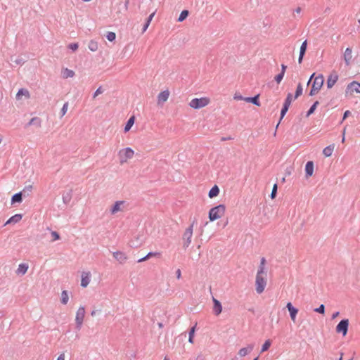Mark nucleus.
<instances>
[{
    "mask_svg": "<svg viewBox=\"0 0 360 360\" xmlns=\"http://www.w3.org/2000/svg\"><path fill=\"white\" fill-rule=\"evenodd\" d=\"M286 308L289 311L290 319L293 322H295L296 316L298 313V309L295 307L291 302L287 303Z\"/></svg>",
    "mask_w": 360,
    "mask_h": 360,
    "instance_id": "nucleus-12",
    "label": "nucleus"
},
{
    "mask_svg": "<svg viewBox=\"0 0 360 360\" xmlns=\"http://www.w3.org/2000/svg\"><path fill=\"white\" fill-rule=\"evenodd\" d=\"M20 96H25L27 98L30 97V93L26 89H20L16 94V98H20Z\"/></svg>",
    "mask_w": 360,
    "mask_h": 360,
    "instance_id": "nucleus-35",
    "label": "nucleus"
},
{
    "mask_svg": "<svg viewBox=\"0 0 360 360\" xmlns=\"http://www.w3.org/2000/svg\"><path fill=\"white\" fill-rule=\"evenodd\" d=\"M125 203V201L124 200H117L116 201L112 206L110 208V213L111 214H115L119 211H121V205H124Z\"/></svg>",
    "mask_w": 360,
    "mask_h": 360,
    "instance_id": "nucleus-16",
    "label": "nucleus"
},
{
    "mask_svg": "<svg viewBox=\"0 0 360 360\" xmlns=\"http://www.w3.org/2000/svg\"><path fill=\"white\" fill-rule=\"evenodd\" d=\"M89 274V273H86V276L84 274L82 276L81 286L83 288H86L90 282Z\"/></svg>",
    "mask_w": 360,
    "mask_h": 360,
    "instance_id": "nucleus-30",
    "label": "nucleus"
},
{
    "mask_svg": "<svg viewBox=\"0 0 360 360\" xmlns=\"http://www.w3.org/2000/svg\"><path fill=\"white\" fill-rule=\"evenodd\" d=\"M210 103V98L207 97L195 98L189 103L190 107L193 109H200L206 105Z\"/></svg>",
    "mask_w": 360,
    "mask_h": 360,
    "instance_id": "nucleus-4",
    "label": "nucleus"
},
{
    "mask_svg": "<svg viewBox=\"0 0 360 360\" xmlns=\"http://www.w3.org/2000/svg\"><path fill=\"white\" fill-rule=\"evenodd\" d=\"M195 360H205V357L203 356L202 354H199L195 358Z\"/></svg>",
    "mask_w": 360,
    "mask_h": 360,
    "instance_id": "nucleus-59",
    "label": "nucleus"
},
{
    "mask_svg": "<svg viewBox=\"0 0 360 360\" xmlns=\"http://www.w3.org/2000/svg\"><path fill=\"white\" fill-rule=\"evenodd\" d=\"M113 257L116 260H117L120 263H124L127 259V257L124 253L120 251H116L113 252Z\"/></svg>",
    "mask_w": 360,
    "mask_h": 360,
    "instance_id": "nucleus-22",
    "label": "nucleus"
},
{
    "mask_svg": "<svg viewBox=\"0 0 360 360\" xmlns=\"http://www.w3.org/2000/svg\"><path fill=\"white\" fill-rule=\"evenodd\" d=\"M213 301V312L216 316H218L221 314L222 311V305L221 302L215 299L214 297H212Z\"/></svg>",
    "mask_w": 360,
    "mask_h": 360,
    "instance_id": "nucleus-13",
    "label": "nucleus"
},
{
    "mask_svg": "<svg viewBox=\"0 0 360 360\" xmlns=\"http://www.w3.org/2000/svg\"><path fill=\"white\" fill-rule=\"evenodd\" d=\"M56 360H65V354L63 353V354H60Z\"/></svg>",
    "mask_w": 360,
    "mask_h": 360,
    "instance_id": "nucleus-58",
    "label": "nucleus"
},
{
    "mask_svg": "<svg viewBox=\"0 0 360 360\" xmlns=\"http://www.w3.org/2000/svg\"><path fill=\"white\" fill-rule=\"evenodd\" d=\"M219 188L218 187V186L214 185L210 190V191L208 193V196L210 198H213L219 195Z\"/></svg>",
    "mask_w": 360,
    "mask_h": 360,
    "instance_id": "nucleus-25",
    "label": "nucleus"
},
{
    "mask_svg": "<svg viewBox=\"0 0 360 360\" xmlns=\"http://www.w3.org/2000/svg\"><path fill=\"white\" fill-rule=\"evenodd\" d=\"M303 88L301 83H299L297 86V89L295 93L294 99L297 98L302 94Z\"/></svg>",
    "mask_w": 360,
    "mask_h": 360,
    "instance_id": "nucleus-39",
    "label": "nucleus"
},
{
    "mask_svg": "<svg viewBox=\"0 0 360 360\" xmlns=\"http://www.w3.org/2000/svg\"><path fill=\"white\" fill-rule=\"evenodd\" d=\"M195 330V326H193L189 331V337H188V342L190 343L193 342V336Z\"/></svg>",
    "mask_w": 360,
    "mask_h": 360,
    "instance_id": "nucleus-41",
    "label": "nucleus"
},
{
    "mask_svg": "<svg viewBox=\"0 0 360 360\" xmlns=\"http://www.w3.org/2000/svg\"><path fill=\"white\" fill-rule=\"evenodd\" d=\"M69 296L67 290H63L61 292L60 302L63 304H66L68 302Z\"/></svg>",
    "mask_w": 360,
    "mask_h": 360,
    "instance_id": "nucleus-36",
    "label": "nucleus"
},
{
    "mask_svg": "<svg viewBox=\"0 0 360 360\" xmlns=\"http://www.w3.org/2000/svg\"><path fill=\"white\" fill-rule=\"evenodd\" d=\"M155 14V12H153L146 19L144 25H143V29H142V32H144L145 31H146V30L148 29L153 18L154 17Z\"/></svg>",
    "mask_w": 360,
    "mask_h": 360,
    "instance_id": "nucleus-31",
    "label": "nucleus"
},
{
    "mask_svg": "<svg viewBox=\"0 0 360 360\" xmlns=\"http://www.w3.org/2000/svg\"><path fill=\"white\" fill-rule=\"evenodd\" d=\"M195 220L193 221V223L186 229L184 235H183V240L184 244L183 247L184 248L186 249L191 243V238L193 236V226L195 223Z\"/></svg>",
    "mask_w": 360,
    "mask_h": 360,
    "instance_id": "nucleus-5",
    "label": "nucleus"
},
{
    "mask_svg": "<svg viewBox=\"0 0 360 360\" xmlns=\"http://www.w3.org/2000/svg\"><path fill=\"white\" fill-rule=\"evenodd\" d=\"M276 194H277V184H275L273 186L271 193L270 194L271 198L274 199L276 196Z\"/></svg>",
    "mask_w": 360,
    "mask_h": 360,
    "instance_id": "nucleus-46",
    "label": "nucleus"
},
{
    "mask_svg": "<svg viewBox=\"0 0 360 360\" xmlns=\"http://www.w3.org/2000/svg\"><path fill=\"white\" fill-rule=\"evenodd\" d=\"M314 311L316 313H319L321 314H325L324 304H321L319 307L314 309Z\"/></svg>",
    "mask_w": 360,
    "mask_h": 360,
    "instance_id": "nucleus-44",
    "label": "nucleus"
},
{
    "mask_svg": "<svg viewBox=\"0 0 360 360\" xmlns=\"http://www.w3.org/2000/svg\"><path fill=\"white\" fill-rule=\"evenodd\" d=\"M262 268L261 269H258L257 275H256V281H255V285H256V292L258 294H261L264 292V288L266 285V281L265 278L263 277L262 274Z\"/></svg>",
    "mask_w": 360,
    "mask_h": 360,
    "instance_id": "nucleus-2",
    "label": "nucleus"
},
{
    "mask_svg": "<svg viewBox=\"0 0 360 360\" xmlns=\"http://www.w3.org/2000/svg\"><path fill=\"white\" fill-rule=\"evenodd\" d=\"M352 50L351 48L347 47L344 53V60L347 65H349L350 64L352 56Z\"/></svg>",
    "mask_w": 360,
    "mask_h": 360,
    "instance_id": "nucleus-20",
    "label": "nucleus"
},
{
    "mask_svg": "<svg viewBox=\"0 0 360 360\" xmlns=\"http://www.w3.org/2000/svg\"><path fill=\"white\" fill-rule=\"evenodd\" d=\"M51 234V236L53 237V239H52L53 241L58 240L60 238V234L57 231H52Z\"/></svg>",
    "mask_w": 360,
    "mask_h": 360,
    "instance_id": "nucleus-47",
    "label": "nucleus"
},
{
    "mask_svg": "<svg viewBox=\"0 0 360 360\" xmlns=\"http://www.w3.org/2000/svg\"><path fill=\"white\" fill-rule=\"evenodd\" d=\"M339 311H336L335 313L333 314L332 315V319H335L336 317H338V316L339 315Z\"/></svg>",
    "mask_w": 360,
    "mask_h": 360,
    "instance_id": "nucleus-60",
    "label": "nucleus"
},
{
    "mask_svg": "<svg viewBox=\"0 0 360 360\" xmlns=\"http://www.w3.org/2000/svg\"><path fill=\"white\" fill-rule=\"evenodd\" d=\"M75 75V72L72 70L65 68L64 71L63 72V78H68V77H72Z\"/></svg>",
    "mask_w": 360,
    "mask_h": 360,
    "instance_id": "nucleus-38",
    "label": "nucleus"
},
{
    "mask_svg": "<svg viewBox=\"0 0 360 360\" xmlns=\"http://www.w3.org/2000/svg\"><path fill=\"white\" fill-rule=\"evenodd\" d=\"M105 37L107 39L110 41H113L116 39V34L113 32H108Z\"/></svg>",
    "mask_w": 360,
    "mask_h": 360,
    "instance_id": "nucleus-42",
    "label": "nucleus"
},
{
    "mask_svg": "<svg viewBox=\"0 0 360 360\" xmlns=\"http://www.w3.org/2000/svg\"><path fill=\"white\" fill-rule=\"evenodd\" d=\"M334 148H335V145L334 144H331V145H329V146H326L323 150V154L326 157H330L332 155V153H333Z\"/></svg>",
    "mask_w": 360,
    "mask_h": 360,
    "instance_id": "nucleus-26",
    "label": "nucleus"
},
{
    "mask_svg": "<svg viewBox=\"0 0 360 360\" xmlns=\"http://www.w3.org/2000/svg\"><path fill=\"white\" fill-rule=\"evenodd\" d=\"M28 269V265L25 263L20 264L16 273L18 274L24 275Z\"/></svg>",
    "mask_w": 360,
    "mask_h": 360,
    "instance_id": "nucleus-27",
    "label": "nucleus"
},
{
    "mask_svg": "<svg viewBox=\"0 0 360 360\" xmlns=\"http://www.w3.org/2000/svg\"><path fill=\"white\" fill-rule=\"evenodd\" d=\"M295 12L297 13H300L301 12V8L300 7H297L295 10Z\"/></svg>",
    "mask_w": 360,
    "mask_h": 360,
    "instance_id": "nucleus-61",
    "label": "nucleus"
},
{
    "mask_svg": "<svg viewBox=\"0 0 360 360\" xmlns=\"http://www.w3.org/2000/svg\"><path fill=\"white\" fill-rule=\"evenodd\" d=\"M32 190V185L26 186L24 188V189L22 191L23 192V194H24V197L28 196L29 195V193L31 192Z\"/></svg>",
    "mask_w": 360,
    "mask_h": 360,
    "instance_id": "nucleus-43",
    "label": "nucleus"
},
{
    "mask_svg": "<svg viewBox=\"0 0 360 360\" xmlns=\"http://www.w3.org/2000/svg\"><path fill=\"white\" fill-rule=\"evenodd\" d=\"M72 197V189H70L68 191L63 193V196H62L63 203L65 205H68L70 202Z\"/></svg>",
    "mask_w": 360,
    "mask_h": 360,
    "instance_id": "nucleus-23",
    "label": "nucleus"
},
{
    "mask_svg": "<svg viewBox=\"0 0 360 360\" xmlns=\"http://www.w3.org/2000/svg\"><path fill=\"white\" fill-rule=\"evenodd\" d=\"M307 49V40H304L302 44H301L300 49V54L298 58V63H302L303 60V58L305 55L306 51Z\"/></svg>",
    "mask_w": 360,
    "mask_h": 360,
    "instance_id": "nucleus-15",
    "label": "nucleus"
},
{
    "mask_svg": "<svg viewBox=\"0 0 360 360\" xmlns=\"http://www.w3.org/2000/svg\"><path fill=\"white\" fill-rule=\"evenodd\" d=\"M314 164L313 161H308L305 165V176L307 178L311 176L314 173Z\"/></svg>",
    "mask_w": 360,
    "mask_h": 360,
    "instance_id": "nucleus-14",
    "label": "nucleus"
},
{
    "mask_svg": "<svg viewBox=\"0 0 360 360\" xmlns=\"http://www.w3.org/2000/svg\"><path fill=\"white\" fill-rule=\"evenodd\" d=\"M160 252H148L145 257H142V258H140L138 259V262L140 263V262H143L148 259H150L151 257L153 256H155V255H160Z\"/></svg>",
    "mask_w": 360,
    "mask_h": 360,
    "instance_id": "nucleus-32",
    "label": "nucleus"
},
{
    "mask_svg": "<svg viewBox=\"0 0 360 360\" xmlns=\"http://www.w3.org/2000/svg\"><path fill=\"white\" fill-rule=\"evenodd\" d=\"M226 211V206L223 204L218 205L209 211L208 217L210 221H214L221 217Z\"/></svg>",
    "mask_w": 360,
    "mask_h": 360,
    "instance_id": "nucleus-1",
    "label": "nucleus"
},
{
    "mask_svg": "<svg viewBox=\"0 0 360 360\" xmlns=\"http://www.w3.org/2000/svg\"><path fill=\"white\" fill-rule=\"evenodd\" d=\"M88 48L91 51H94V52L98 50V45L97 41H96L94 40H91L89 42Z\"/></svg>",
    "mask_w": 360,
    "mask_h": 360,
    "instance_id": "nucleus-34",
    "label": "nucleus"
},
{
    "mask_svg": "<svg viewBox=\"0 0 360 360\" xmlns=\"http://www.w3.org/2000/svg\"><path fill=\"white\" fill-rule=\"evenodd\" d=\"M254 349V345L250 344L245 347L241 348L238 352V355L240 357L245 356L248 354H250Z\"/></svg>",
    "mask_w": 360,
    "mask_h": 360,
    "instance_id": "nucleus-17",
    "label": "nucleus"
},
{
    "mask_svg": "<svg viewBox=\"0 0 360 360\" xmlns=\"http://www.w3.org/2000/svg\"><path fill=\"white\" fill-rule=\"evenodd\" d=\"M103 93V90H102V86H99L96 90V91L94 92V95H93V97L95 98L96 97L98 94H102Z\"/></svg>",
    "mask_w": 360,
    "mask_h": 360,
    "instance_id": "nucleus-50",
    "label": "nucleus"
},
{
    "mask_svg": "<svg viewBox=\"0 0 360 360\" xmlns=\"http://www.w3.org/2000/svg\"><path fill=\"white\" fill-rule=\"evenodd\" d=\"M338 79V75L335 71H333L328 77L326 84L328 89H331Z\"/></svg>",
    "mask_w": 360,
    "mask_h": 360,
    "instance_id": "nucleus-11",
    "label": "nucleus"
},
{
    "mask_svg": "<svg viewBox=\"0 0 360 360\" xmlns=\"http://www.w3.org/2000/svg\"><path fill=\"white\" fill-rule=\"evenodd\" d=\"M292 100V95L291 93H288L287 94L286 98L285 99L284 103L281 108V114H280V120L278 121V123L276 125V128H278L282 119L284 117V116L286 115L287 112L288 111V109L291 104Z\"/></svg>",
    "mask_w": 360,
    "mask_h": 360,
    "instance_id": "nucleus-6",
    "label": "nucleus"
},
{
    "mask_svg": "<svg viewBox=\"0 0 360 360\" xmlns=\"http://www.w3.org/2000/svg\"><path fill=\"white\" fill-rule=\"evenodd\" d=\"M97 313V311L96 310H93L91 312V316H95Z\"/></svg>",
    "mask_w": 360,
    "mask_h": 360,
    "instance_id": "nucleus-64",
    "label": "nucleus"
},
{
    "mask_svg": "<svg viewBox=\"0 0 360 360\" xmlns=\"http://www.w3.org/2000/svg\"><path fill=\"white\" fill-rule=\"evenodd\" d=\"M169 96V92L168 90L161 91L158 96V102H165L168 99Z\"/></svg>",
    "mask_w": 360,
    "mask_h": 360,
    "instance_id": "nucleus-24",
    "label": "nucleus"
},
{
    "mask_svg": "<svg viewBox=\"0 0 360 360\" xmlns=\"http://www.w3.org/2000/svg\"><path fill=\"white\" fill-rule=\"evenodd\" d=\"M41 120L38 117H34L32 118L30 122L27 124V126L35 125L37 127L41 126Z\"/></svg>",
    "mask_w": 360,
    "mask_h": 360,
    "instance_id": "nucleus-29",
    "label": "nucleus"
},
{
    "mask_svg": "<svg viewBox=\"0 0 360 360\" xmlns=\"http://www.w3.org/2000/svg\"><path fill=\"white\" fill-rule=\"evenodd\" d=\"M189 15V11L188 10H183L178 18V22H183Z\"/></svg>",
    "mask_w": 360,
    "mask_h": 360,
    "instance_id": "nucleus-37",
    "label": "nucleus"
},
{
    "mask_svg": "<svg viewBox=\"0 0 360 360\" xmlns=\"http://www.w3.org/2000/svg\"><path fill=\"white\" fill-rule=\"evenodd\" d=\"M244 101H245L248 103H252V104H254L256 106H260V105H261L259 99V95L258 94L255 95L254 96L245 97L244 98Z\"/></svg>",
    "mask_w": 360,
    "mask_h": 360,
    "instance_id": "nucleus-21",
    "label": "nucleus"
},
{
    "mask_svg": "<svg viewBox=\"0 0 360 360\" xmlns=\"http://www.w3.org/2000/svg\"><path fill=\"white\" fill-rule=\"evenodd\" d=\"M271 345V340H266L262 346L261 352L267 351L269 349Z\"/></svg>",
    "mask_w": 360,
    "mask_h": 360,
    "instance_id": "nucleus-40",
    "label": "nucleus"
},
{
    "mask_svg": "<svg viewBox=\"0 0 360 360\" xmlns=\"http://www.w3.org/2000/svg\"><path fill=\"white\" fill-rule=\"evenodd\" d=\"M24 196L23 192L20 191L18 193H15L11 197V205H14L15 203H21L22 202V197Z\"/></svg>",
    "mask_w": 360,
    "mask_h": 360,
    "instance_id": "nucleus-18",
    "label": "nucleus"
},
{
    "mask_svg": "<svg viewBox=\"0 0 360 360\" xmlns=\"http://www.w3.org/2000/svg\"><path fill=\"white\" fill-rule=\"evenodd\" d=\"M264 262H265V258L262 257L261 259L260 265L258 269H261V268H262V273H264Z\"/></svg>",
    "mask_w": 360,
    "mask_h": 360,
    "instance_id": "nucleus-51",
    "label": "nucleus"
},
{
    "mask_svg": "<svg viewBox=\"0 0 360 360\" xmlns=\"http://www.w3.org/2000/svg\"><path fill=\"white\" fill-rule=\"evenodd\" d=\"M176 278L178 279H179L181 278V270L179 269L176 270Z\"/></svg>",
    "mask_w": 360,
    "mask_h": 360,
    "instance_id": "nucleus-57",
    "label": "nucleus"
},
{
    "mask_svg": "<svg viewBox=\"0 0 360 360\" xmlns=\"http://www.w3.org/2000/svg\"><path fill=\"white\" fill-rule=\"evenodd\" d=\"M350 113L349 110H346L343 114L342 122L344 121L350 115Z\"/></svg>",
    "mask_w": 360,
    "mask_h": 360,
    "instance_id": "nucleus-53",
    "label": "nucleus"
},
{
    "mask_svg": "<svg viewBox=\"0 0 360 360\" xmlns=\"http://www.w3.org/2000/svg\"><path fill=\"white\" fill-rule=\"evenodd\" d=\"M284 75L283 72L278 73L277 75L275 76L274 79L275 81L279 84L282 79H283Z\"/></svg>",
    "mask_w": 360,
    "mask_h": 360,
    "instance_id": "nucleus-45",
    "label": "nucleus"
},
{
    "mask_svg": "<svg viewBox=\"0 0 360 360\" xmlns=\"http://www.w3.org/2000/svg\"><path fill=\"white\" fill-rule=\"evenodd\" d=\"M134 150L129 148H125L123 150H120L119 152V155L120 157V162L121 163H123L124 162H127L128 159L132 158L134 156Z\"/></svg>",
    "mask_w": 360,
    "mask_h": 360,
    "instance_id": "nucleus-9",
    "label": "nucleus"
},
{
    "mask_svg": "<svg viewBox=\"0 0 360 360\" xmlns=\"http://www.w3.org/2000/svg\"><path fill=\"white\" fill-rule=\"evenodd\" d=\"M353 92L360 93V82L353 81L347 86L346 94H352Z\"/></svg>",
    "mask_w": 360,
    "mask_h": 360,
    "instance_id": "nucleus-10",
    "label": "nucleus"
},
{
    "mask_svg": "<svg viewBox=\"0 0 360 360\" xmlns=\"http://www.w3.org/2000/svg\"><path fill=\"white\" fill-rule=\"evenodd\" d=\"M68 103H65L63 106L61 108V110H60V112H61V115L63 116L65 115L67 110H68Z\"/></svg>",
    "mask_w": 360,
    "mask_h": 360,
    "instance_id": "nucleus-49",
    "label": "nucleus"
},
{
    "mask_svg": "<svg viewBox=\"0 0 360 360\" xmlns=\"http://www.w3.org/2000/svg\"><path fill=\"white\" fill-rule=\"evenodd\" d=\"M319 105V102L318 101H316L309 108V109L307 112V117L310 116L311 114L314 112L316 110L317 106Z\"/></svg>",
    "mask_w": 360,
    "mask_h": 360,
    "instance_id": "nucleus-33",
    "label": "nucleus"
},
{
    "mask_svg": "<svg viewBox=\"0 0 360 360\" xmlns=\"http://www.w3.org/2000/svg\"><path fill=\"white\" fill-rule=\"evenodd\" d=\"M245 98V97H243V96H241V95H238V94H236L234 95V96H233V98H234L235 100H238V101H243V100L244 101V98Z\"/></svg>",
    "mask_w": 360,
    "mask_h": 360,
    "instance_id": "nucleus-52",
    "label": "nucleus"
},
{
    "mask_svg": "<svg viewBox=\"0 0 360 360\" xmlns=\"http://www.w3.org/2000/svg\"><path fill=\"white\" fill-rule=\"evenodd\" d=\"M22 218V214H15L11 217H10L4 224V226L11 224H16L19 222Z\"/></svg>",
    "mask_w": 360,
    "mask_h": 360,
    "instance_id": "nucleus-19",
    "label": "nucleus"
},
{
    "mask_svg": "<svg viewBox=\"0 0 360 360\" xmlns=\"http://www.w3.org/2000/svg\"><path fill=\"white\" fill-rule=\"evenodd\" d=\"M286 68H287V66L284 64H281V72H283V74H285V70H286Z\"/></svg>",
    "mask_w": 360,
    "mask_h": 360,
    "instance_id": "nucleus-56",
    "label": "nucleus"
},
{
    "mask_svg": "<svg viewBox=\"0 0 360 360\" xmlns=\"http://www.w3.org/2000/svg\"><path fill=\"white\" fill-rule=\"evenodd\" d=\"M79 46L77 43H71L68 45V48L72 51H75L77 50Z\"/></svg>",
    "mask_w": 360,
    "mask_h": 360,
    "instance_id": "nucleus-48",
    "label": "nucleus"
},
{
    "mask_svg": "<svg viewBox=\"0 0 360 360\" xmlns=\"http://www.w3.org/2000/svg\"><path fill=\"white\" fill-rule=\"evenodd\" d=\"M292 168L287 167L285 169V175H290L292 174Z\"/></svg>",
    "mask_w": 360,
    "mask_h": 360,
    "instance_id": "nucleus-54",
    "label": "nucleus"
},
{
    "mask_svg": "<svg viewBox=\"0 0 360 360\" xmlns=\"http://www.w3.org/2000/svg\"><path fill=\"white\" fill-rule=\"evenodd\" d=\"M314 75H315V73H313V74L311 75V77H310V78H309V81H308V83H307L308 84H309V82H311V79H314Z\"/></svg>",
    "mask_w": 360,
    "mask_h": 360,
    "instance_id": "nucleus-63",
    "label": "nucleus"
},
{
    "mask_svg": "<svg viewBox=\"0 0 360 360\" xmlns=\"http://www.w3.org/2000/svg\"><path fill=\"white\" fill-rule=\"evenodd\" d=\"M323 83L324 77L322 74H319L314 78L309 95L310 96L315 95L321 89V87L323 85Z\"/></svg>",
    "mask_w": 360,
    "mask_h": 360,
    "instance_id": "nucleus-3",
    "label": "nucleus"
},
{
    "mask_svg": "<svg viewBox=\"0 0 360 360\" xmlns=\"http://www.w3.org/2000/svg\"><path fill=\"white\" fill-rule=\"evenodd\" d=\"M134 121H135L134 116H131V117H129V119L127 120V122L124 126V132H127L131 129V127L133 126V124L134 123Z\"/></svg>",
    "mask_w": 360,
    "mask_h": 360,
    "instance_id": "nucleus-28",
    "label": "nucleus"
},
{
    "mask_svg": "<svg viewBox=\"0 0 360 360\" xmlns=\"http://www.w3.org/2000/svg\"><path fill=\"white\" fill-rule=\"evenodd\" d=\"M349 319H342L338 324L336 326L335 331L337 333H341L342 336H345L348 332L349 328Z\"/></svg>",
    "mask_w": 360,
    "mask_h": 360,
    "instance_id": "nucleus-7",
    "label": "nucleus"
},
{
    "mask_svg": "<svg viewBox=\"0 0 360 360\" xmlns=\"http://www.w3.org/2000/svg\"><path fill=\"white\" fill-rule=\"evenodd\" d=\"M17 65H22L24 63V61L22 58H18L14 61Z\"/></svg>",
    "mask_w": 360,
    "mask_h": 360,
    "instance_id": "nucleus-55",
    "label": "nucleus"
},
{
    "mask_svg": "<svg viewBox=\"0 0 360 360\" xmlns=\"http://www.w3.org/2000/svg\"><path fill=\"white\" fill-rule=\"evenodd\" d=\"M85 315V309L84 307H80L76 313L75 317V328L77 330H79L82 328L83 321Z\"/></svg>",
    "mask_w": 360,
    "mask_h": 360,
    "instance_id": "nucleus-8",
    "label": "nucleus"
},
{
    "mask_svg": "<svg viewBox=\"0 0 360 360\" xmlns=\"http://www.w3.org/2000/svg\"><path fill=\"white\" fill-rule=\"evenodd\" d=\"M129 4V0H126L124 2V6L126 8H127Z\"/></svg>",
    "mask_w": 360,
    "mask_h": 360,
    "instance_id": "nucleus-62",
    "label": "nucleus"
}]
</instances>
